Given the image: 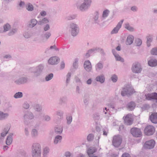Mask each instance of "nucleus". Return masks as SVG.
Listing matches in <instances>:
<instances>
[{"mask_svg":"<svg viewBox=\"0 0 157 157\" xmlns=\"http://www.w3.org/2000/svg\"><path fill=\"white\" fill-rule=\"evenodd\" d=\"M41 147L38 143L33 144L31 147V154L32 157H40L41 155Z\"/></svg>","mask_w":157,"mask_h":157,"instance_id":"1","label":"nucleus"},{"mask_svg":"<svg viewBox=\"0 0 157 157\" xmlns=\"http://www.w3.org/2000/svg\"><path fill=\"white\" fill-rule=\"evenodd\" d=\"M135 92L133 88L129 85L124 87L121 92V94L122 96H129Z\"/></svg>","mask_w":157,"mask_h":157,"instance_id":"2","label":"nucleus"},{"mask_svg":"<svg viewBox=\"0 0 157 157\" xmlns=\"http://www.w3.org/2000/svg\"><path fill=\"white\" fill-rule=\"evenodd\" d=\"M71 33L73 36H76L79 33V29L78 25L75 23L71 22L68 25Z\"/></svg>","mask_w":157,"mask_h":157,"instance_id":"3","label":"nucleus"},{"mask_svg":"<svg viewBox=\"0 0 157 157\" xmlns=\"http://www.w3.org/2000/svg\"><path fill=\"white\" fill-rule=\"evenodd\" d=\"M92 2V0H83V2L78 8L81 11H86L90 7Z\"/></svg>","mask_w":157,"mask_h":157,"instance_id":"4","label":"nucleus"},{"mask_svg":"<svg viewBox=\"0 0 157 157\" xmlns=\"http://www.w3.org/2000/svg\"><path fill=\"white\" fill-rule=\"evenodd\" d=\"M44 66L43 64H39L35 67H32L30 69V70H35L32 72L33 73L35 77H37L40 76L42 73L44 69Z\"/></svg>","mask_w":157,"mask_h":157,"instance_id":"5","label":"nucleus"},{"mask_svg":"<svg viewBox=\"0 0 157 157\" xmlns=\"http://www.w3.org/2000/svg\"><path fill=\"white\" fill-rule=\"evenodd\" d=\"M10 128L9 125H6L0 134V144H2L4 140L5 136L7 134Z\"/></svg>","mask_w":157,"mask_h":157,"instance_id":"6","label":"nucleus"},{"mask_svg":"<svg viewBox=\"0 0 157 157\" xmlns=\"http://www.w3.org/2000/svg\"><path fill=\"white\" fill-rule=\"evenodd\" d=\"M122 140V138L120 136H114L113 138V145L116 147H118L121 144Z\"/></svg>","mask_w":157,"mask_h":157,"instance_id":"7","label":"nucleus"},{"mask_svg":"<svg viewBox=\"0 0 157 157\" xmlns=\"http://www.w3.org/2000/svg\"><path fill=\"white\" fill-rule=\"evenodd\" d=\"M132 70L133 72L135 73H140L142 70L140 64L138 62L134 63L132 66Z\"/></svg>","mask_w":157,"mask_h":157,"instance_id":"8","label":"nucleus"},{"mask_svg":"<svg viewBox=\"0 0 157 157\" xmlns=\"http://www.w3.org/2000/svg\"><path fill=\"white\" fill-rule=\"evenodd\" d=\"M155 131V128L152 126L150 125L147 126L144 130L145 134L147 136H150L153 135Z\"/></svg>","mask_w":157,"mask_h":157,"instance_id":"9","label":"nucleus"},{"mask_svg":"<svg viewBox=\"0 0 157 157\" xmlns=\"http://www.w3.org/2000/svg\"><path fill=\"white\" fill-rule=\"evenodd\" d=\"M96 147H90L87 150V153L89 157H98L97 156L94 154L97 151Z\"/></svg>","mask_w":157,"mask_h":157,"instance_id":"10","label":"nucleus"},{"mask_svg":"<svg viewBox=\"0 0 157 157\" xmlns=\"http://www.w3.org/2000/svg\"><path fill=\"white\" fill-rule=\"evenodd\" d=\"M155 144V141L151 140L146 142L144 145V147L146 149H151L154 147Z\"/></svg>","mask_w":157,"mask_h":157,"instance_id":"11","label":"nucleus"},{"mask_svg":"<svg viewBox=\"0 0 157 157\" xmlns=\"http://www.w3.org/2000/svg\"><path fill=\"white\" fill-rule=\"evenodd\" d=\"M60 61L59 58L56 56H52L49 59L48 61V63L51 65L57 64Z\"/></svg>","mask_w":157,"mask_h":157,"instance_id":"12","label":"nucleus"},{"mask_svg":"<svg viewBox=\"0 0 157 157\" xmlns=\"http://www.w3.org/2000/svg\"><path fill=\"white\" fill-rule=\"evenodd\" d=\"M125 124L128 125H131L133 122L132 115L131 114H128L123 117Z\"/></svg>","mask_w":157,"mask_h":157,"instance_id":"13","label":"nucleus"},{"mask_svg":"<svg viewBox=\"0 0 157 157\" xmlns=\"http://www.w3.org/2000/svg\"><path fill=\"white\" fill-rule=\"evenodd\" d=\"M131 132L132 135L136 137H139L141 135V132L139 128H134L131 130Z\"/></svg>","mask_w":157,"mask_h":157,"instance_id":"14","label":"nucleus"},{"mask_svg":"<svg viewBox=\"0 0 157 157\" xmlns=\"http://www.w3.org/2000/svg\"><path fill=\"white\" fill-rule=\"evenodd\" d=\"M28 79L26 77H22L15 80V83L17 85L24 84L28 82Z\"/></svg>","mask_w":157,"mask_h":157,"instance_id":"15","label":"nucleus"},{"mask_svg":"<svg viewBox=\"0 0 157 157\" xmlns=\"http://www.w3.org/2000/svg\"><path fill=\"white\" fill-rule=\"evenodd\" d=\"M123 21L124 20H122L118 23L116 27L114 28L111 31V34H116L118 33L119 30L121 28Z\"/></svg>","mask_w":157,"mask_h":157,"instance_id":"16","label":"nucleus"},{"mask_svg":"<svg viewBox=\"0 0 157 157\" xmlns=\"http://www.w3.org/2000/svg\"><path fill=\"white\" fill-rule=\"evenodd\" d=\"M85 69L87 72H90L92 70V66L89 60H86L84 63Z\"/></svg>","mask_w":157,"mask_h":157,"instance_id":"17","label":"nucleus"},{"mask_svg":"<svg viewBox=\"0 0 157 157\" xmlns=\"http://www.w3.org/2000/svg\"><path fill=\"white\" fill-rule=\"evenodd\" d=\"M10 116L9 113L4 112L0 110V121H2L8 118Z\"/></svg>","mask_w":157,"mask_h":157,"instance_id":"18","label":"nucleus"},{"mask_svg":"<svg viewBox=\"0 0 157 157\" xmlns=\"http://www.w3.org/2000/svg\"><path fill=\"white\" fill-rule=\"evenodd\" d=\"M34 116L33 114L31 112L27 111L26 112L23 116V119L25 121L28 119L31 120L33 119Z\"/></svg>","mask_w":157,"mask_h":157,"instance_id":"19","label":"nucleus"},{"mask_svg":"<svg viewBox=\"0 0 157 157\" xmlns=\"http://www.w3.org/2000/svg\"><path fill=\"white\" fill-rule=\"evenodd\" d=\"M146 98L148 100L155 99L157 102V93H153L151 94H148L145 95Z\"/></svg>","mask_w":157,"mask_h":157,"instance_id":"20","label":"nucleus"},{"mask_svg":"<svg viewBox=\"0 0 157 157\" xmlns=\"http://www.w3.org/2000/svg\"><path fill=\"white\" fill-rule=\"evenodd\" d=\"M149 119L151 122L155 124L157 123V113H153L149 116Z\"/></svg>","mask_w":157,"mask_h":157,"instance_id":"21","label":"nucleus"},{"mask_svg":"<svg viewBox=\"0 0 157 157\" xmlns=\"http://www.w3.org/2000/svg\"><path fill=\"white\" fill-rule=\"evenodd\" d=\"M112 53L114 56L115 58L116 61H120L121 62H123L124 61V59L122 58L117 53L115 49H113L112 50Z\"/></svg>","mask_w":157,"mask_h":157,"instance_id":"22","label":"nucleus"},{"mask_svg":"<svg viewBox=\"0 0 157 157\" xmlns=\"http://www.w3.org/2000/svg\"><path fill=\"white\" fill-rule=\"evenodd\" d=\"M136 106V104L134 102L131 101L127 104L126 107L128 110L132 111L135 109Z\"/></svg>","mask_w":157,"mask_h":157,"instance_id":"23","label":"nucleus"},{"mask_svg":"<svg viewBox=\"0 0 157 157\" xmlns=\"http://www.w3.org/2000/svg\"><path fill=\"white\" fill-rule=\"evenodd\" d=\"M39 135L38 129L34 128L32 129L31 131V136L33 138L37 137Z\"/></svg>","mask_w":157,"mask_h":157,"instance_id":"24","label":"nucleus"},{"mask_svg":"<svg viewBox=\"0 0 157 157\" xmlns=\"http://www.w3.org/2000/svg\"><path fill=\"white\" fill-rule=\"evenodd\" d=\"M3 30L0 29V33H5L11 29L10 25L8 23L5 24L3 26Z\"/></svg>","mask_w":157,"mask_h":157,"instance_id":"25","label":"nucleus"},{"mask_svg":"<svg viewBox=\"0 0 157 157\" xmlns=\"http://www.w3.org/2000/svg\"><path fill=\"white\" fill-rule=\"evenodd\" d=\"M95 80L100 82L101 83H104L105 81V78L103 75H101L98 76L95 78Z\"/></svg>","mask_w":157,"mask_h":157,"instance_id":"26","label":"nucleus"},{"mask_svg":"<svg viewBox=\"0 0 157 157\" xmlns=\"http://www.w3.org/2000/svg\"><path fill=\"white\" fill-rule=\"evenodd\" d=\"M63 130V127L61 126H56L55 128V132L57 134H60L62 132Z\"/></svg>","mask_w":157,"mask_h":157,"instance_id":"27","label":"nucleus"},{"mask_svg":"<svg viewBox=\"0 0 157 157\" xmlns=\"http://www.w3.org/2000/svg\"><path fill=\"white\" fill-rule=\"evenodd\" d=\"M134 40V37L132 35H129L127 36L126 40V44L127 45H130L133 42Z\"/></svg>","mask_w":157,"mask_h":157,"instance_id":"28","label":"nucleus"},{"mask_svg":"<svg viewBox=\"0 0 157 157\" xmlns=\"http://www.w3.org/2000/svg\"><path fill=\"white\" fill-rule=\"evenodd\" d=\"M103 68V64L100 62L98 63L95 66V69L96 71L98 72L102 70Z\"/></svg>","mask_w":157,"mask_h":157,"instance_id":"29","label":"nucleus"},{"mask_svg":"<svg viewBox=\"0 0 157 157\" xmlns=\"http://www.w3.org/2000/svg\"><path fill=\"white\" fill-rule=\"evenodd\" d=\"M148 64L151 67H153L157 65V60L155 59H151L148 61Z\"/></svg>","mask_w":157,"mask_h":157,"instance_id":"30","label":"nucleus"},{"mask_svg":"<svg viewBox=\"0 0 157 157\" xmlns=\"http://www.w3.org/2000/svg\"><path fill=\"white\" fill-rule=\"evenodd\" d=\"M62 136L60 135L56 136L54 138V144H57L59 143H60L62 140Z\"/></svg>","mask_w":157,"mask_h":157,"instance_id":"31","label":"nucleus"},{"mask_svg":"<svg viewBox=\"0 0 157 157\" xmlns=\"http://www.w3.org/2000/svg\"><path fill=\"white\" fill-rule=\"evenodd\" d=\"M12 135V134H10L7 137L6 140V144L7 145H10L12 143L13 141Z\"/></svg>","mask_w":157,"mask_h":157,"instance_id":"32","label":"nucleus"},{"mask_svg":"<svg viewBox=\"0 0 157 157\" xmlns=\"http://www.w3.org/2000/svg\"><path fill=\"white\" fill-rule=\"evenodd\" d=\"M50 149L48 147H45L43 150V157H48L49 154Z\"/></svg>","mask_w":157,"mask_h":157,"instance_id":"33","label":"nucleus"},{"mask_svg":"<svg viewBox=\"0 0 157 157\" xmlns=\"http://www.w3.org/2000/svg\"><path fill=\"white\" fill-rule=\"evenodd\" d=\"M38 23L37 21L35 19H31L29 23V27L33 28Z\"/></svg>","mask_w":157,"mask_h":157,"instance_id":"34","label":"nucleus"},{"mask_svg":"<svg viewBox=\"0 0 157 157\" xmlns=\"http://www.w3.org/2000/svg\"><path fill=\"white\" fill-rule=\"evenodd\" d=\"M153 37V36L150 35H149L147 37V44L148 47L150 46L151 45V43L152 41Z\"/></svg>","mask_w":157,"mask_h":157,"instance_id":"35","label":"nucleus"},{"mask_svg":"<svg viewBox=\"0 0 157 157\" xmlns=\"http://www.w3.org/2000/svg\"><path fill=\"white\" fill-rule=\"evenodd\" d=\"M48 19L47 18L44 17L41 20L38 21V24L39 25H41L48 23Z\"/></svg>","mask_w":157,"mask_h":157,"instance_id":"36","label":"nucleus"},{"mask_svg":"<svg viewBox=\"0 0 157 157\" xmlns=\"http://www.w3.org/2000/svg\"><path fill=\"white\" fill-rule=\"evenodd\" d=\"M26 9L29 11H32L34 9V7L32 4L28 3L26 5Z\"/></svg>","mask_w":157,"mask_h":157,"instance_id":"37","label":"nucleus"},{"mask_svg":"<svg viewBox=\"0 0 157 157\" xmlns=\"http://www.w3.org/2000/svg\"><path fill=\"white\" fill-rule=\"evenodd\" d=\"M17 31V28H13L8 33L9 36H11L16 33Z\"/></svg>","mask_w":157,"mask_h":157,"instance_id":"38","label":"nucleus"},{"mask_svg":"<svg viewBox=\"0 0 157 157\" xmlns=\"http://www.w3.org/2000/svg\"><path fill=\"white\" fill-rule=\"evenodd\" d=\"M35 110L38 112L41 111L42 110V106L39 104H36L34 105Z\"/></svg>","mask_w":157,"mask_h":157,"instance_id":"39","label":"nucleus"},{"mask_svg":"<svg viewBox=\"0 0 157 157\" xmlns=\"http://www.w3.org/2000/svg\"><path fill=\"white\" fill-rule=\"evenodd\" d=\"M51 119V117L48 115H44L43 117V120L45 121L49 122Z\"/></svg>","mask_w":157,"mask_h":157,"instance_id":"40","label":"nucleus"},{"mask_svg":"<svg viewBox=\"0 0 157 157\" xmlns=\"http://www.w3.org/2000/svg\"><path fill=\"white\" fill-rule=\"evenodd\" d=\"M53 77V74L51 73L47 75L45 77V80L46 81H48L51 80Z\"/></svg>","mask_w":157,"mask_h":157,"instance_id":"41","label":"nucleus"},{"mask_svg":"<svg viewBox=\"0 0 157 157\" xmlns=\"http://www.w3.org/2000/svg\"><path fill=\"white\" fill-rule=\"evenodd\" d=\"M71 76V72H68L66 75V83L67 86L68 84L70 82Z\"/></svg>","mask_w":157,"mask_h":157,"instance_id":"42","label":"nucleus"},{"mask_svg":"<svg viewBox=\"0 0 157 157\" xmlns=\"http://www.w3.org/2000/svg\"><path fill=\"white\" fill-rule=\"evenodd\" d=\"M23 96V94L21 92H18L14 95V97L15 98H21Z\"/></svg>","mask_w":157,"mask_h":157,"instance_id":"43","label":"nucleus"},{"mask_svg":"<svg viewBox=\"0 0 157 157\" xmlns=\"http://www.w3.org/2000/svg\"><path fill=\"white\" fill-rule=\"evenodd\" d=\"M67 101V98L66 97H63L59 99V103L60 104H62L63 103H66Z\"/></svg>","mask_w":157,"mask_h":157,"instance_id":"44","label":"nucleus"},{"mask_svg":"<svg viewBox=\"0 0 157 157\" xmlns=\"http://www.w3.org/2000/svg\"><path fill=\"white\" fill-rule=\"evenodd\" d=\"M111 79L113 82H116L118 80V77L115 74H113L111 75Z\"/></svg>","mask_w":157,"mask_h":157,"instance_id":"45","label":"nucleus"},{"mask_svg":"<svg viewBox=\"0 0 157 157\" xmlns=\"http://www.w3.org/2000/svg\"><path fill=\"white\" fill-rule=\"evenodd\" d=\"M49 49H54V50L57 51H58L59 50V49L56 47L55 44L53 46H51L49 48H47L45 52H48V51L49 50Z\"/></svg>","mask_w":157,"mask_h":157,"instance_id":"46","label":"nucleus"},{"mask_svg":"<svg viewBox=\"0 0 157 157\" xmlns=\"http://www.w3.org/2000/svg\"><path fill=\"white\" fill-rule=\"evenodd\" d=\"M89 101V97L87 95H84L83 98V102L85 105H88Z\"/></svg>","mask_w":157,"mask_h":157,"instance_id":"47","label":"nucleus"},{"mask_svg":"<svg viewBox=\"0 0 157 157\" xmlns=\"http://www.w3.org/2000/svg\"><path fill=\"white\" fill-rule=\"evenodd\" d=\"M125 28L129 31H134L133 28L128 23L125 24Z\"/></svg>","mask_w":157,"mask_h":157,"instance_id":"48","label":"nucleus"},{"mask_svg":"<svg viewBox=\"0 0 157 157\" xmlns=\"http://www.w3.org/2000/svg\"><path fill=\"white\" fill-rule=\"evenodd\" d=\"M56 115L59 116L60 118L63 117V112L60 110H58L56 112Z\"/></svg>","mask_w":157,"mask_h":157,"instance_id":"49","label":"nucleus"},{"mask_svg":"<svg viewBox=\"0 0 157 157\" xmlns=\"http://www.w3.org/2000/svg\"><path fill=\"white\" fill-rule=\"evenodd\" d=\"M151 54L157 56V47L153 48L151 51Z\"/></svg>","mask_w":157,"mask_h":157,"instance_id":"50","label":"nucleus"},{"mask_svg":"<svg viewBox=\"0 0 157 157\" xmlns=\"http://www.w3.org/2000/svg\"><path fill=\"white\" fill-rule=\"evenodd\" d=\"M67 123L68 124H70L72 121V117L71 116H69L67 117Z\"/></svg>","mask_w":157,"mask_h":157,"instance_id":"51","label":"nucleus"},{"mask_svg":"<svg viewBox=\"0 0 157 157\" xmlns=\"http://www.w3.org/2000/svg\"><path fill=\"white\" fill-rule=\"evenodd\" d=\"M78 59L77 58H76L75 59V61L73 63V66L74 68L77 69L78 67Z\"/></svg>","mask_w":157,"mask_h":157,"instance_id":"52","label":"nucleus"},{"mask_svg":"<svg viewBox=\"0 0 157 157\" xmlns=\"http://www.w3.org/2000/svg\"><path fill=\"white\" fill-rule=\"evenodd\" d=\"M135 43L136 46H139L141 45L142 41L140 39H138L136 40Z\"/></svg>","mask_w":157,"mask_h":157,"instance_id":"53","label":"nucleus"},{"mask_svg":"<svg viewBox=\"0 0 157 157\" xmlns=\"http://www.w3.org/2000/svg\"><path fill=\"white\" fill-rule=\"evenodd\" d=\"M19 154L22 157H25L26 156L27 153L25 151L21 150L19 152Z\"/></svg>","mask_w":157,"mask_h":157,"instance_id":"54","label":"nucleus"},{"mask_svg":"<svg viewBox=\"0 0 157 157\" xmlns=\"http://www.w3.org/2000/svg\"><path fill=\"white\" fill-rule=\"evenodd\" d=\"M12 57L11 56L10 54L6 55L3 56V58L6 59L7 61H8L11 59Z\"/></svg>","mask_w":157,"mask_h":157,"instance_id":"55","label":"nucleus"},{"mask_svg":"<svg viewBox=\"0 0 157 157\" xmlns=\"http://www.w3.org/2000/svg\"><path fill=\"white\" fill-rule=\"evenodd\" d=\"M24 36L26 38H28L30 37L31 36V34L29 32H26L24 34Z\"/></svg>","mask_w":157,"mask_h":157,"instance_id":"56","label":"nucleus"},{"mask_svg":"<svg viewBox=\"0 0 157 157\" xmlns=\"http://www.w3.org/2000/svg\"><path fill=\"white\" fill-rule=\"evenodd\" d=\"M94 136L93 134H89L87 137V140L88 141H91L94 139Z\"/></svg>","mask_w":157,"mask_h":157,"instance_id":"57","label":"nucleus"},{"mask_svg":"<svg viewBox=\"0 0 157 157\" xmlns=\"http://www.w3.org/2000/svg\"><path fill=\"white\" fill-rule=\"evenodd\" d=\"M109 11L107 10H104L103 13L102 17L105 18L108 16L109 14Z\"/></svg>","mask_w":157,"mask_h":157,"instance_id":"58","label":"nucleus"},{"mask_svg":"<svg viewBox=\"0 0 157 157\" xmlns=\"http://www.w3.org/2000/svg\"><path fill=\"white\" fill-rule=\"evenodd\" d=\"M99 49L98 48H94L91 49H90L88 50L89 52H90L91 54L94 52H95V51H97Z\"/></svg>","mask_w":157,"mask_h":157,"instance_id":"59","label":"nucleus"},{"mask_svg":"<svg viewBox=\"0 0 157 157\" xmlns=\"http://www.w3.org/2000/svg\"><path fill=\"white\" fill-rule=\"evenodd\" d=\"M76 17V16L75 15H71L67 17V20H70L75 19Z\"/></svg>","mask_w":157,"mask_h":157,"instance_id":"60","label":"nucleus"},{"mask_svg":"<svg viewBox=\"0 0 157 157\" xmlns=\"http://www.w3.org/2000/svg\"><path fill=\"white\" fill-rule=\"evenodd\" d=\"M51 36V33L49 32L46 33L44 34V37L47 40Z\"/></svg>","mask_w":157,"mask_h":157,"instance_id":"61","label":"nucleus"},{"mask_svg":"<svg viewBox=\"0 0 157 157\" xmlns=\"http://www.w3.org/2000/svg\"><path fill=\"white\" fill-rule=\"evenodd\" d=\"M93 118L95 120H99L100 119V115L98 113H95L94 115Z\"/></svg>","mask_w":157,"mask_h":157,"instance_id":"62","label":"nucleus"},{"mask_svg":"<svg viewBox=\"0 0 157 157\" xmlns=\"http://www.w3.org/2000/svg\"><path fill=\"white\" fill-rule=\"evenodd\" d=\"M24 132L25 135L27 136H28L29 135V128L27 127H26L24 129Z\"/></svg>","mask_w":157,"mask_h":157,"instance_id":"63","label":"nucleus"},{"mask_svg":"<svg viewBox=\"0 0 157 157\" xmlns=\"http://www.w3.org/2000/svg\"><path fill=\"white\" fill-rule=\"evenodd\" d=\"M107 105L109 108H111L113 109H115V104L113 103H110L108 104Z\"/></svg>","mask_w":157,"mask_h":157,"instance_id":"64","label":"nucleus"}]
</instances>
